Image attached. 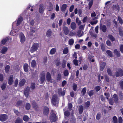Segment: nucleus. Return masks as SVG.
<instances>
[{
	"label": "nucleus",
	"mask_w": 123,
	"mask_h": 123,
	"mask_svg": "<svg viewBox=\"0 0 123 123\" xmlns=\"http://www.w3.org/2000/svg\"><path fill=\"white\" fill-rule=\"evenodd\" d=\"M120 50L121 52L123 53V45L122 44L121 45Z\"/></svg>",
	"instance_id": "64"
},
{
	"label": "nucleus",
	"mask_w": 123,
	"mask_h": 123,
	"mask_svg": "<svg viewBox=\"0 0 123 123\" xmlns=\"http://www.w3.org/2000/svg\"><path fill=\"white\" fill-rule=\"evenodd\" d=\"M44 10V6L43 5L41 4L40 6L39 9V11L40 13H42Z\"/></svg>",
	"instance_id": "22"
},
{
	"label": "nucleus",
	"mask_w": 123,
	"mask_h": 123,
	"mask_svg": "<svg viewBox=\"0 0 123 123\" xmlns=\"http://www.w3.org/2000/svg\"><path fill=\"white\" fill-rule=\"evenodd\" d=\"M23 120L25 121H27L29 120V118L28 116H25L23 117Z\"/></svg>",
	"instance_id": "45"
},
{
	"label": "nucleus",
	"mask_w": 123,
	"mask_h": 123,
	"mask_svg": "<svg viewBox=\"0 0 123 123\" xmlns=\"http://www.w3.org/2000/svg\"><path fill=\"white\" fill-rule=\"evenodd\" d=\"M94 94L93 90H91L88 92V94L91 97Z\"/></svg>",
	"instance_id": "43"
},
{
	"label": "nucleus",
	"mask_w": 123,
	"mask_h": 123,
	"mask_svg": "<svg viewBox=\"0 0 123 123\" xmlns=\"http://www.w3.org/2000/svg\"><path fill=\"white\" fill-rule=\"evenodd\" d=\"M23 67L24 71L26 72H27L28 70V65L26 63H25L24 64Z\"/></svg>",
	"instance_id": "23"
},
{
	"label": "nucleus",
	"mask_w": 123,
	"mask_h": 123,
	"mask_svg": "<svg viewBox=\"0 0 123 123\" xmlns=\"http://www.w3.org/2000/svg\"><path fill=\"white\" fill-rule=\"evenodd\" d=\"M95 89L97 92H98L100 90V87L99 86H97L95 87Z\"/></svg>",
	"instance_id": "62"
},
{
	"label": "nucleus",
	"mask_w": 123,
	"mask_h": 123,
	"mask_svg": "<svg viewBox=\"0 0 123 123\" xmlns=\"http://www.w3.org/2000/svg\"><path fill=\"white\" fill-rule=\"evenodd\" d=\"M32 104L34 108H37L36 106H37V105L35 101H33L32 103Z\"/></svg>",
	"instance_id": "53"
},
{
	"label": "nucleus",
	"mask_w": 123,
	"mask_h": 123,
	"mask_svg": "<svg viewBox=\"0 0 123 123\" xmlns=\"http://www.w3.org/2000/svg\"><path fill=\"white\" fill-rule=\"evenodd\" d=\"M113 7L114 9H117L118 10V11H119V6L118 5H116L113 6Z\"/></svg>",
	"instance_id": "50"
},
{
	"label": "nucleus",
	"mask_w": 123,
	"mask_h": 123,
	"mask_svg": "<svg viewBox=\"0 0 123 123\" xmlns=\"http://www.w3.org/2000/svg\"><path fill=\"white\" fill-rule=\"evenodd\" d=\"M26 82V80L25 79H23L20 80L19 85L20 86H23L25 84Z\"/></svg>",
	"instance_id": "18"
},
{
	"label": "nucleus",
	"mask_w": 123,
	"mask_h": 123,
	"mask_svg": "<svg viewBox=\"0 0 123 123\" xmlns=\"http://www.w3.org/2000/svg\"><path fill=\"white\" fill-rule=\"evenodd\" d=\"M30 88L29 87H27L25 89L24 91V94L25 96L27 97L29 94Z\"/></svg>",
	"instance_id": "10"
},
{
	"label": "nucleus",
	"mask_w": 123,
	"mask_h": 123,
	"mask_svg": "<svg viewBox=\"0 0 123 123\" xmlns=\"http://www.w3.org/2000/svg\"><path fill=\"white\" fill-rule=\"evenodd\" d=\"M74 5H72L71 6H70V8H69V11L70 12H72L73 11L74 9Z\"/></svg>",
	"instance_id": "55"
},
{
	"label": "nucleus",
	"mask_w": 123,
	"mask_h": 123,
	"mask_svg": "<svg viewBox=\"0 0 123 123\" xmlns=\"http://www.w3.org/2000/svg\"><path fill=\"white\" fill-rule=\"evenodd\" d=\"M106 63L105 62L101 63H100V69L101 71H103L105 66Z\"/></svg>",
	"instance_id": "14"
},
{
	"label": "nucleus",
	"mask_w": 123,
	"mask_h": 123,
	"mask_svg": "<svg viewBox=\"0 0 123 123\" xmlns=\"http://www.w3.org/2000/svg\"><path fill=\"white\" fill-rule=\"evenodd\" d=\"M39 44L37 43H34L31 47L30 51L32 53L36 51L38 49Z\"/></svg>",
	"instance_id": "4"
},
{
	"label": "nucleus",
	"mask_w": 123,
	"mask_h": 123,
	"mask_svg": "<svg viewBox=\"0 0 123 123\" xmlns=\"http://www.w3.org/2000/svg\"><path fill=\"white\" fill-rule=\"evenodd\" d=\"M76 23L78 25H79L81 23V21L79 20V18H77L76 20Z\"/></svg>",
	"instance_id": "37"
},
{
	"label": "nucleus",
	"mask_w": 123,
	"mask_h": 123,
	"mask_svg": "<svg viewBox=\"0 0 123 123\" xmlns=\"http://www.w3.org/2000/svg\"><path fill=\"white\" fill-rule=\"evenodd\" d=\"M19 37L21 43H24L25 40V38L24 34L22 33H20L19 35Z\"/></svg>",
	"instance_id": "8"
},
{
	"label": "nucleus",
	"mask_w": 123,
	"mask_h": 123,
	"mask_svg": "<svg viewBox=\"0 0 123 123\" xmlns=\"http://www.w3.org/2000/svg\"><path fill=\"white\" fill-rule=\"evenodd\" d=\"M58 99L56 95H54L51 99L52 103L54 105L56 106L58 103Z\"/></svg>",
	"instance_id": "3"
},
{
	"label": "nucleus",
	"mask_w": 123,
	"mask_h": 123,
	"mask_svg": "<svg viewBox=\"0 0 123 123\" xmlns=\"http://www.w3.org/2000/svg\"><path fill=\"white\" fill-rule=\"evenodd\" d=\"M46 77L47 80L48 81L52 83V79L51 78V75L50 73L49 72L47 73Z\"/></svg>",
	"instance_id": "9"
},
{
	"label": "nucleus",
	"mask_w": 123,
	"mask_h": 123,
	"mask_svg": "<svg viewBox=\"0 0 123 123\" xmlns=\"http://www.w3.org/2000/svg\"><path fill=\"white\" fill-rule=\"evenodd\" d=\"M118 19L119 23L121 24H122L123 23L122 20L121 18L120 17H118Z\"/></svg>",
	"instance_id": "59"
},
{
	"label": "nucleus",
	"mask_w": 123,
	"mask_h": 123,
	"mask_svg": "<svg viewBox=\"0 0 123 123\" xmlns=\"http://www.w3.org/2000/svg\"><path fill=\"white\" fill-rule=\"evenodd\" d=\"M56 52L55 49L54 48H53L50 51V53L51 55H53Z\"/></svg>",
	"instance_id": "28"
},
{
	"label": "nucleus",
	"mask_w": 123,
	"mask_h": 123,
	"mask_svg": "<svg viewBox=\"0 0 123 123\" xmlns=\"http://www.w3.org/2000/svg\"><path fill=\"white\" fill-rule=\"evenodd\" d=\"M8 50L7 48L5 47L2 48L1 51L0 52L3 54H5L7 52Z\"/></svg>",
	"instance_id": "19"
},
{
	"label": "nucleus",
	"mask_w": 123,
	"mask_h": 123,
	"mask_svg": "<svg viewBox=\"0 0 123 123\" xmlns=\"http://www.w3.org/2000/svg\"><path fill=\"white\" fill-rule=\"evenodd\" d=\"M77 86V84H76L75 83H74L73 84V89L74 91H76Z\"/></svg>",
	"instance_id": "41"
},
{
	"label": "nucleus",
	"mask_w": 123,
	"mask_h": 123,
	"mask_svg": "<svg viewBox=\"0 0 123 123\" xmlns=\"http://www.w3.org/2000/svg\"><path fill=\"white\" fill-rule=\"evenodd\" d=\"M22 21V17H20L18 18L17 23V27L18 28V25L21 23Z\"/></svg>",
	"instance_id": "13"
},
{
	"label": "nucleus",
	"mask_w": 123,
	"mask_h": 123,
	"mask_svg": "<svg viewBox=\"0 0 123 123\" xmlns=\"http://www.w3.org/2000/svg\"><path fill=\"white\" fill-rule=\"evenodd\" d=\"M8 40V38L3 39L1 42V43L3 44H4Z\"/></svg>",
	"instance_id": "39"
},
{
	"label": "nucleus",
	"mask_w": 123,
	"mask_h": 123,
	"mask_svg": "<svg viewBox=\"0 0 123 123\" xmlns=\"http://www.w3.org/2000/svg\"><path fill=\"white\" fill-rule=\"evenodd\" d=\"M58 90V93L60 95L63 96L65 94V92L64 91L62 92L61 89H59Z\"/></svg>",
	"instance_id": "24"
},
{
	"label": "nucleus",
	"mask_w": 123,
	"mask_h": 123,
	"mask_svg": "<svg viewBox=\"0 0 123 123\" xmlns=\"http://www.w3.org/2000/svg\"><path fill=\"white\" fill-rule=\"evenodd\" d=\"M64 75L65 76H68V70H65L64 72Z\"/></svg>",
	"instance_id": "56"
},
{
	"label": "nucleus",
	"mask_w": 123,
	"mask_h": 123,
	"mask_svg": "<svg viewBox=\"0 0 123 123\" xmlns=\"http://www.w3.org/2000/svg\"><path fill=\"white\" fill-rule=\"evenodd\" d=\"M36 65V61L35 60L32 61L31 62V66L32 67H34Z\"/></svg>",
	"instance_id": "33"
},
{
	"label": "nucleus",
	"mask_w": 123,
	"mask_h": 123,
	"mask_svg": "<svg viewBox=\"0 0 123 123\" xmlns=\"http://www.w3.org/2000/svg\"><path fill=\"white\" fill-rule=\"evenodd\" d=\"M71 28L73 30H75L76 27V24L74 22H72L71 25Z\"/></svg>",
	"instance_id": "25"
},
{
	"label": "nucleus",
	"mask_w": 123,
	"mask_h": 123,
	"mask_svg": "<svg viewBox=\"0 0 123 123\" xmlns=\"http://www.w3.org/2000/svg\"><path fill=\"white\" fill-rule=\"evenodd\" d=\"M68 52V48H66L64 49L63 51V53L64 54H66Z\"/></svg>",
	"instance_id": "44"
},
{
	"label": "nucleus",
	"mask_w": 123,
	"mask_h": 123,
	"mask_svg": "<svg viewBox=\"0 0 123 123\" xmlns=\"http://www.w3.org/2000/svg\"><path fill=\"white\" fill-rule=\"evenodd\" d=\"M35 83H32L31 87L32 89H34L35 88Z\"/></svg>",
	"instance_id": "60"
},
{
	"label": "nucleus",
	"mask_w": 123,
	"mask_h": 123,
	"mask_svg": "<svg viewBox=\"0 0 123 123\" xmlns=\"http://www.w3.org/2000/svg\"><path fill=\"white\" fill-rule=\"evenodd\" d=\"M63 30L65 34L66 35H67L69 32V30L68 28L66 26H64L63 28Z\"/></svg>",
	"instance_id": "21"
},
{
	"label": "nucleus",
	"mask_w": 123,
	"mask_h": 123,
	"mask_svg": "<svg viewBox=\"0 0 123 123\" xmlns=\"http://www.w3.org/2000/svg\"><path fill=\"white\" fill-rule=\"evenodd\" d=\"M64 114L67 117L69 116L70 114L69 112L68 111H64Z\"/></svg>",
	"instance_id": "54"
},
{
	"label": "nucleus",
	"mask_w": 123,
	"mask_h": 123,
	"mask_svg": "<svg viewBox=\"0 0 123 123\" xmlns=\"http://www.w3.org/2000/svg\"><path fill=\"white\" fill-rule=\"evenodd\" d=\"M119 85L120 86L121 88L123 89V81H121L120 82Z\"/></svg>",
	"instance_id": "61"
},
{
	"label": "nucleus",
	"mask_w": 123,
	"mask_h": 123,
	"mask_svg": "<svg viewBox=\"0 0 123 123\" xmlns=\"http://www.w3.org/2000/svg\"><path fill=\"white\" fill-rule=\"evenodd\" d=\"M76 34V32H70L69 34V35L71 36H73L75 35Z\"/></svg>",
	"instance_id": "52"
},
{
	"label": "nucleus",
	"mask_w": 123,
	"mask_h": 123,
	"mask_svg": "<svg viewBox=\"0 0 123 123\" xmlns=\"http://www.w3.org/2000/svg\"><path fill=\"white\" fill-rule=\"evenodd\" d=\"M51 30H49L47 31L46 35L48 36L49 37L51 35Z\"/></svg>",
	"instance_id": "35"
},
{
	"label": "nucleus",
	"mask_w": 123,
	"mask_h": 123,
	"mask_svg": "<svg viewBox=\"0 0 123 123\" xmlns=\"http://www.w3.org/2000/svg\"><path fill=\"white\" fill-rule=\"evenodd\" d=\"M115 54L117 56H119L120 54V53L119 51H118L117 49H115L114 50Z\"/></svg>",
	"instance_id": "32"
},
{
	"label": "nucleus",
	"mask_w": 123,
	"mask_h": 123,
	"mask_svg": "<svg viewBox=\"0 0 123 123\" xmlns=\"http://www.w3.org/2000/svg\"><path fill=\"white\" fill-rule=\"evenodd\" d=\"M123 119L121 117H118V123H123Z\"/></svg>",
	"instance_id": "42"
},
{
	"label": "nucleus",
	"mask_w": 123,
	"mask_h": 123,
	"mask_svg": "<svg viewBox=\"0 0 123 123\" xmlns=\"http://www.w3.org/2000/svg\"><path fill=\"white\" fill-rule=\"evenodd\" d=\"M107 71L108 74L109 75H111V72L110 68H107Z\"/></svg>",
	"instance_id": "49"
},
{
	"label": "nucleus",
	"mask_w": 123,
	"mask_h": 123,
	"mask_svg": "<svg viewBox=\"0 0 123 123\" xmlns=\"http://www.w3.org/2000/svg\"><path fill=\"white\" fill-rule=\"evenodd\" d=\"M13 76L12 75H11L8 79V83L10 85H12L13 82Z\"/></svg>",
	"instance_id": "16"
},
{
	"label": "nucleus",
	"mask_w": 123,
	"mask_h": 123,
	"mask_svg": "<svg viewBox=\"0 0 123 123\" xmlns=\"http://www.w3.org/2000/svg\"><path fill=\"white\" fill-rule=\"evenodd\" d=\"M18 80L16 79L15 80L14 82V86L15 87H16L18 83Z\"/></svg>",
	"instance_id": "63"
},
{
	"label": "nucleus",
	"mask_w": 123,
	"mask_h": 123,
	"mask_svg": "<svg viewBox=\"0 0 123 123\" xmlns=\"http://www.w3.org/2000/svg\"><path fill=\"white\" fill-rule=\"evenodd\" d=\"M45 73L44 72H43L41 74L40 81L41 83H43L45 80Z\"/></svg>",
	"instance_id": "11"
},
{
	"label": "nucleus",
	"mask_w": 123,
	"mask_h": 123,
	"mask_svg": "<svg viewBox=\"0 0 123 123\" xmlns=\"http://www.w3.org/2000/svg\"><path fill=\"white\" fill-rule=\"evenodd\" d=\"M93 0H91L89 2L88 4L89 7V9H90L92 5L93 4Z\"/></svg>",
	"instance_id": "46"
},
{
	"label": "nucleus",
	"mask_w": 123,
	"mask_h": 123,
	"mask_svg": "<svg viewBox=\"0 0 123 123\" xmlns=\"http://www.w3.org/2000/svg\"><path fill=\"white\" fill-rule=\"evenodd\" d=\"M31 106L30 105L29 103H27L26 104V106H25V107L26 108V109L27 110H29Z\"/></svg>",
	"instance_id": "48"
},
{
	"label": "nucleus",
	"mask_w": 123,
	"mask_h": 123,
	"mask_svg": "<svg viewBox=\"0 0 123 123\" xmlns=\"http://www.w3.org/2000/svg\"><path fill=\"white\" fill-rule=\"evenodd\" d=\"M112 122L113 123H117V119L116 116H114L112 118Z\"/></svg>",
	"instance_id": "26"
},
{
	"label": "nucleus",
	"mask_w": 123,
	"mask_h": 123,
	"mask_svg": "<svg viewBox=\"0 0 123 123\" xmlns=\"http://www.w3.org/2000/svg\"><path fill=\"white\" fill-rule=\"evenodd\" d=\"M84 34V33L83 31L80 30L78 31L77 33V36L79 37H80L82 36Z\"/></svg>",
	"instance_id": "17"
},
{
	"label": "nucleus",
	"mask_w": 123,
	"mask_h": 123,
	"mask_svg": "<svg viewBox=\"0 0 123 123\" xmlns=\"http://www.w3.org/2000/svg\"><path fill=\"white\" fill-rule=\"evenodd\" d=\"M100 29L103 32H105L106 31L107 28L105 25H101L100 26Z\"/></svg>",
	"instance_id": "12"
},
{
	"label": "nucleus",
	"mask_w": 123,
	"mask_h": 123,
	"mask_svg": "<svg viewBox=\"0 0 123 123\" xmlns=\"http://www.w3.org/2000/svg\"><path fill=\"white\" fill-rule=\"evenodd\" d=\"M16 24V22H15L13 23L12 25V29L10 32V34L12 36L15 35L16 34V32L18 31L17 28H15L14 27V25H15Z\"/></svg>",
	"instance_id": "2"
},
{
	"label": "nucleus",
	"mask_w": 123,
	"mask_h": 123,
	"mask_svg": "<svg viewBox=\"0 0 123 123\" xmlns=\"http://www.w3.org/2000/svg\"><path fill=\"white\" fill-rule=\"evenodd\" d=\"M7 116L6 114H1L0 115V120L2 122L6 120L7 119Z\"/></svg>",
	"instance_id": "7"
},
{
	"label": "nucleus",
	"mask_w": 123,
	"mask_h": 123,
	"mask_svg": "<svg viewBox=\"0 0 123 123\" xmlns=\"http://www.w3.org/2000/svg\"><path fill=\"white\" fill-rule=\"evenodd\" d=\"M113 97L115 98L116 102H117L118 100L117 96L116 94H114L113 95Z\"/></svg>",
	"instance_id": "58"
},
{
	"label": "nucleus",
	"mask_w": 123,
	"mask_h": 123,
	"mask_svg": "<svg viewBox=\"0 0 123 123\" xmlns=\"http://www.w3.org/2000/svg\"><path fill=\"white\" fill-rule=\"evenodd\" d=\"M10 68L9 65H7L5 67V70L6 73L8 72Z\"/></svg>",
	"instance_id": "47"
},
{
	"label": "nucleus",
	"mask_w": 123,
	"mask_h": 123,
	"mask_svg": "<svg viewBox=\"0 0 123 123\" xmlns=\"http://www.w3.org/2000/svg\"><path fill=\"white\" fill-rule=\"evenodd\" d=\"M22 119L19 118H18L16 120L15 123H21Z\"/></svg>",
	"instance_id": "34"
},
{
	"label": "nucleus",
	"mask_w": 123,
	"mask_h": 123,
	"mask_svg": "<svg viewBox=\"0 0 123 123\" xmlns=\"http://www.w3.org/2000/svg\"><path fill=\"white\" fill-rule=\"evenodd\" d=\"M6 86V83H3L1 86L2 90H4L5 89Z\"/></svg>",
	"instance_id": "40"
},
{
	"label": "nucleus",
	"mask_w": 123,
	"mask_h": 123,
	"mask_svg": "<svg viewBox=\"0 0 123 123\" xmlns=\"http://www.w3.org/2000/svg\"><path fill=\"white\" fill-rule=\"evenodd\" d=\"M79 113L80 114H81L83 111V106L82 105H80L79 107Z\"/></svg>",
	"instance_id": "27"
},
{
	"label": "nucleus",
	"mask_w": 123,
	"mask_h": 123,
	"mask_svg": "<svg viewBox=\"0 0 123 123\" xmlns=\"http://www.w3.org/2000/svg\"><path fill=\"white\" fill-rule=\"evenodd\" d=\"M67 7V5L66 4H63L61 8V9L62 11V12L65 11Z\"/></svg>",
	"instance_id": "20"
},
{
	"label": "nucleus",
	"mask_w": 123,
	"mask_h": 123,
	"mask_svg": "<svg viewBox=\"0 0 123 123\" xmlns=\"http://www.w3.org/2000/svg\"><path fill=\"white\" fill-rule=\"evenodd\" d=\"M90 104V102L89 101H87L85 103V107L86 108H87Z\"/></svg>",
	"instance_id": "31"
},
{
	"label": "nucleus",
	"mask_w": 123,
	"mask_h": 123,
	"mask_svg": "<svg viewBox=\"0 0 123 123\" xmlns=\"http://www.w3.org/2000/svg\"><path fill=\"white\" fill-rule=\"evenodd\" d=\"M108 38L110 39L111 40V41H114L115 40V39L114 38V37L112 35H109L108 36Z\"/></svg>",
	"instance_id": "29"
},
{
	"label": "nucleus",
	"mask_w": 123,
	"mask_h": 123,
	"mask_svg": "<svg viewBox=\"0 0 123 123\" xmlns=\"http://www.w3.org/2000/svg\"><path fill=\"white\" fill-rule=\"evenodd\" d=\"M82 12L81 9H79L78 10V14L80 17H82Z\"/></svg>",
	"instance_id": "57"
},
{
	"label": "nucleus",
	"mask_w": 123,
	"mask_h": 123,
	"mask_svg": "<svg viewBox=\"0 0 123 123\" xmlns=\"http://www.w3.org/2000/svg\"><path fill=\"white\" fill-rule=\"evenodd\" d=\"M86 87H84L83 88L81 92L83 94V95L85 94L86 92Z\"/></svg>",
	"instance_id": "38"
},
{
	"label": "nucleus",
	"mask_w": 123,
	"mask_h": 123,
	"mask_svg": "<svg viewBox=\"0 0 123 123\" xmlns=\"http://www.w3.org/2000/svg\"><path fill=\"white\" fill-rule=\"evenodd\" d=\"M34 23V21L33 20L31 21L30 22V25L32 26V27H31V30L29 33V34L32 36H33L34 35L35 32L37 30V28L36 27L33 26Z\"/></svg>",
	"instance_id": "1"
},
{
	"label": "nucleus",
	"mask_w": 123,
	"mask_h": 123,
	"mask_svg": "<svg viewBox=\"0 0 123 123\" xmlns=\"http://www.w3.org/2000/svg\"><path fill=\"white\" fill-rule=\"evenodd\" d=\"M117 77L119 76H122L123 75V71L121 68H119L117 69L116 71V74Z\"/></svg>",
	"instance_id": "6"
},
{
	"label": "nucleus",
	"mask_w": 123,
	"mask_h": 123,
	"mask_svg": "<svg viewBox=\"0 0 123 123\" xmlns=\"http://www.w3.org/2000/svg\"><path fill=\"white\" fill-rule=\"evenodd\" d=\"M49 113V109L46 107H45L43 109V113L44 115H47Z\"/></svg>",
	"instance_id": "15"
},
{
	"label": "nucleus",
	"mask_w": 123,
	"mask_h": 123,
	"mask_svg": "<svg viewBox=\"0 0 123 123\" xmlns=\"http://www.w3.org/2000/svg\"><path fill=\"white\" fill-rule=\"evenodd\" d=\"M50 120L51 122H55L57 120V118L54 112H52L50 117Z\"/></svg>",
	"instance_id": "5"
},
{
	"label": "nucleus",
	"mask_w": 123,
	"mask_h": 123,
	"mask_svg": "<svg viewBox=\"0 0 123 123\" xmlns=\"http://www.w3.org/2000/svg\"><path fill=\"white\" fill-rule=\"evenodd\" d=\"M74 42V40L73 39H71L69 40V43L71 45H72Z\"/></svg>",
	"instance_id": "36"
},
{
	"label": "nucleus",
	"mask_w": 123,
	"mask_h": 123,
	"mask_svg": "<svg viewBox=\"0 0 123 123\" xmlns=\"http://www.w3.org/2000/svg\"><path fill=\"white\" fill-rule=\"evenodd\" d=\"M106 53L109 56L111 57H112V52L110 50H107L106 51Z\"/></svg>",
	"instance_id": "30"
},
{
	"label": "nucleus",
	"mask_w": 123,
	"mask_h": 123,
	"mask_svg": "<svg viewBox=\"0 0 123 123\" xmlns=\"http://www.w3.org/2000/svg\"><path fill=\"white\" fill-rule=\"evenodd\" d=\"M101 116V114L100 113H98L97 115L96 118V119L97 120H99L100 117Z\"/></svg>",
	"instance_id": "51"
}]
</instances>
